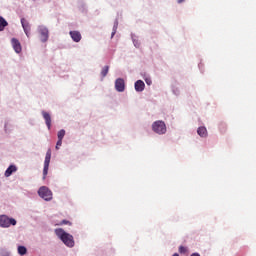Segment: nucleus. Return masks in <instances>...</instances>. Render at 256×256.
<instances>
[{
  "mask_svg": "<svg viewBox=\"0 0 256 256\" xmlns=\"http://www.w3.org/2000/svg\"><path fill=\"white\" fill-rule=\"evenodd\" d=\"M225 129V124H220V130L223 131Z\"/></svg>",
  "mask_w": 256,
  "mask_h": 256,
  "instance_id": "obj_22",
  "label": "nucleus"
},
{
  "mask_svg": "<svg viewBox=\"0 0 256 256\" xmlns=\"http://www.w3.org/2000/svg\"><path fill=\"white\" fill-rule=\"evenodd\" d=\"M58 225H71V222L68 220H62Z\"/></svg>",
  "mask_w": 256,
  "mask_h": 256,
  "instance_id": "obj_20",
  "label": "nucleus"
},
{
  "mask_svg": "<svg viewBox=\"0 0 256 256\" xmlns=\"http://www.w3.org/2000/svg\"><path fill=\"white\" fill-rule=\"evenodd\" d=\"M135 87V91H137L138 93H141L142 91L145 90V82H143L142 80H137L134 84Z\"/></svg>",
  "mask_w": 256,
  "mask_h": 256,
  "instance_id": "obj_11",
  "label": "nucleus"
},
{
  "mask_svg": "<svg viewBox=\"0 0 256 256\" xmlns=\"http://www.w3.org/2000/svg\"><path fill=\"white\" fill-rule=\"evenodd\" d=\"M55 234L61 241L66 245V247H75V240H73V235L65 232L62 228L55 229Z\"/></svg>",
  "mask_w": 256,
  "mask_h": 256,
  "instance_id": "obj_1",
  "label": "nucleus"
},
{
  "mask_svg": "<svg viewBox=\"0 0 256 256\" xmlns=\"http://www.w3.org/2000/svg\"><path fill=\"white\" fill-rule=\"evenodd\" d=\"M190 256H201L199 253H193Z\"/></svg>",
  "mask_w": 256,
  "mask_h": 256,
  "instance_id": "obj_24",
  "label": "nucleus"
},
{
  "mask_svg": "<svg viewBox=\"0 0 256 256\" xmlns=\"http://www.w3.org/2000/svg\"><path fill=\"white\" fill-rule=\"evenodd\" d=\"M173 256H179V254L175 253V254H173Z\"/></svg>",
  "mask_w": 256,
  "mask_h": 256,
  "instance_id": "obj_26",
  "label": "nucleus"
},
{
  "mask_svg": "<svg viewBox=\"0 0 256 256\" xmlns=\"http://www.w3.org/2000/svg\"><path fill=\"white\" fill-rule=\"evenodd\" d=\"M42 116L45 120L48 129H51V114H49V112L42 111Z\"/></svg>",
  "mask_w": 256,
  "mask_h": 256,
  "instance_id": "obj_12",
  "label": "nucleus"
},
{
  "mask_svg": "<svg viewBox=\"0 0 256 256\" xmlns=\"http://www.w3.org/2000/svg\"><path fill=\"white\" fill-rule=\"evenodd\" d=\"M145 82H146L148 85H151V79H146Z\"/></svg>",
  "mask_w": 256,
  "mask_h": 256,
  "instance_id": "obj_23",
  "label": "nucleus"
},
{
  "mask_svg": "<svg viewBox=\"0 0 256 256\" xmlns=\"http://www.w3.org/2000/svg\"><path fill=\"white\" fill-rule=\"evenodd\" d=\"M11 43H12V47H13L14 51L16 53H21L22 48H21V43L19 42V40H17V38H12Z\"/></svg>",
  "mask_w": 256,
  "mask_h": 256,
  "instance_id": "obj_9",
  "label": "nucleus"
},
{
  "mask_svg": "<svg viewBox=\"0 0 256 256\" xmlns=\"http://www.w3.org/2000/svg\"><path fill=\"white\" fill-rule=\"evenodd\" d=\"M115 89L118 93H123V91H125V80H123V78L116 79Z\"/></svg>",
  "mask_w": 256,
  "mask_h": 256,
  "instance_id": "obj_7",
  "label": "nucleus"
},
{
  "mask_svg": "<svg viewBox=\"0 0 256 256\" xmlns=\"http://www.w3.org/2000/svg\"><path fill=\"white\" fill-rule=\"evenodd\" d=\"M107 73H109V66H104L102 71H101V76L102 77H107Z\"/></svg>",
  "mask_w": 256,
  "mask_h": 256,
  "instance_id": "obj_17",
  "label": "nucleus"
},
{
  "mask_svg": "<svg viewBox=\"0 0 256 256\" xmlns=\"http://www.w3.org/2000/svg\"><path fill=\"white\" fill-rule=\"evenodd\" d=\"M179 253H182V254L187 253V248H185V246H180L179 247Z\"/></svg>",
  "mask_w": 256,
  "mask_h": 256,
  "instance_id": "obj_19",
  "label": "nucleus"
},
{
  "mask_svg": "<svg viewBox=\"0 0 256 256\" xmlns=\"http://www.w3.org/2000/svg\"><path fill=\"white\" fill-rule=\"evenodd\" d=\"M185 0H178L177 3H183Z\"/></svg>",
  "mask_w": 256,
  "mask_h": 256,
  "instance_id": "obj_25",
  "label": "nucleus"
},
{
  "mask_svg": "<svg viewBox=\"0 0 256 256\" xmlns=\"http://www.w3.org/2000/svg\"><path fill=\"white\" fill-rule=\"evenodd\" d=\"M7 25H9V23L5 21V18L0 16V31H4Z\"/></svg>",
  "mask_w": 256,
  "mask_h": 256,
  "instance_id": "obj_15",
  "label": "nucleus"
},
{
  "mask_svg": "<svg viewBox=\"0 0 256 256\" xmlns=\"http://www.w3.org/2000/svg\"><path fill=\"white\" fill-rule=\"evenodd\" d=\"M152 131L158 135H165V133H167V125L161 120L155 121L152 124Z\"/></svg>",
  "mask_w": 256,
  "mask_h": 256,
  "instance_id": "obj_2",
  "label": "nucleus"
},
{
  "mask_svg": "<svg viewBox=\"0 0 256 256\" xmlns=\"http://www.w3.org/2000/svg\"><path fill=\"white\" fill-rule=\"evenodd\" d=\"M113 35H115V32H112V37H113Z\"/></svg>",
  "mask_w": 256,
  "mask_h": 256,
  "instance_id": "obj_27",
  "label": "nucleus"
},
{
  "mask_svg": "<svg viewBox=\"0 0 256 256\" xmlns=\"http://www.w3.org/2000/svg\"><path fill=\"white\" fill-rule=\"evenodd\" d=\"M21 24H22V27L24 29L26 36L29 37V35L31 33V25L25 18L21 19Z\"/></svg>",
  "mask_w": 256,
  "mask_h": 256,
  "instance_id": "obj_8",
  "label": "nucleus"
},
{
  "mask_svg": "<svg viewBox=\"0 0 256 256\" xmlns=\"http://www.w3.org/2000/svg\"><path fill=\"white\" fill-rule=\"evenodd\" d=\"M38 195L44 199V201H51V199H53V192H51L47 186L40 187L38 190Z\"/></svg>",
  "mask_w": 256,
  "mask_h": 256,
  "instance_id": "obj_3",
  "label": "nucleus"
},
{
  "mask_svg": "<svg viewBox=\"0 0 256 256\" xmlns=\"http://www.w3.org/2000/svg\"><path fill=\"white\" fill-rule=\"evenodd\" d=\"M16 171H17V166L10 165L5 171V177H11V175H13V173H15Z\"/></svg>",
  "mask_w": 256,
  "mask_h": 256,
  "instance_id": "obj_13",
  "label": "nucleus"
},
{
  "mask_svg": "<svg viewBox=\"0 0 256 256\" xmlns=\"http://www.w3.org/2000/svg\"><path fill=\"white\" fill-rule=\"evenodd\" d=\"M38 33L40 34V40L42 43L49 41V30L45 26L38 27Z\"/></svg>",
  "mask_w": 256,
  "mask_h": 256,
  "instance_id": "obj_6",
  "label": "nucleus"
},
{
  "mask_svg": "<svg viewBox=\"0 0 256 256\" xmlns=\"http://www.w3.org/2000/svg\"><path fill=\"white\" fill-rule=\"evenodd\" d=\"M197 133L200 137H207V128L201 126L198 128Z\"/></svg>",
  "mask_w": 256,
  "mask_h": 256,
  "instance_id": "obj_14",
  "label": "nucleus"
},
{
  "mask_svg": "<svg viewBox=\"0 0 256 256\" xmlns=\"http://www.w3.org/2000/svg\"><path fill=\"white\" fill-rule=\"evenodd\" d=\"M63 137H65V130L62 129L58 132V139L63 141Z\"/></svg>",
  "mask_w": 256,
  "mask_h": 256,
  "instance_id": "obj_18",
  "label": "nucleus"
},
{
  "mask_svg": "<svg viewBox=\"0 0 256 256\" xmlns=\"http://www.w3.org/2000/svg\"><path fill=\"white\" fill-rule=\"evenodd\" d=\"M61 145H63V140H59L56 143V149H59V147H61Z\"/></svg>",
  "mask_w": 256,
  "mask_h": 256,
  "instance_id": "obj_21",
  "label": "nucleus"
},
{
  "mask_svg": "<svg viewBox=\"0 0 256 256\" xmlns=\"http://www.w3.org/2000/svg\"><path fill=\"white\" fill-rule=\"evenodd\" d=\"M50 163H51V149H48L46 152L45 160H44L43 179H47Z\"/></svg>",
  "mask_w": 256,
  "mask_h": 256,
  "instance_id": "obj_5",
  "label": "nucleus"
},
{
  "mask_svg": "<svg viewBox=\"0 0 256 256\" xmlns=\"http://www.w3.org/2000/svg\"><path fill=\"white\" fill-rule=\"evenodd\" d=\"M69 34H70L71 39L75 43H79V41H81V39H82L81 32H79V31H70Z\"/></svg>",
  "mask_w": 256,
  "mask_h": 256,
  "instance_id": "obj_10",
  "label": "nucleus"
},
{
  "mask_svg": "<svg viewBox=\"0 0 256 256\" xmlns=\"http://www.w3.org/2000/svg\"><path fill=\"white\" fill-rule=\"evenodd\" d=\"M17 225V220L9 218L7 215L0 216V227H11Z\"/></svg>",
  "mask_w": 256,
  "mask_h": 256,
  "instance_id": "obj_4",
  "label": "nucleus"
},
{
  "mask_svg": "<svg viewBox=\"0 0 256 256\" xmlns=\"http://www.w3.org/2000/svg\"><path fill=\"white\" fill-rule=\"evenodd\" d=\"M18 253L19 255H27V248L25 246H19Z\"/></svg>",
  "mask_w": 256,
  "mask_h": 256,
  "instance_id": "obj_16",
  "label": "nucleus"
}]
</instances>
